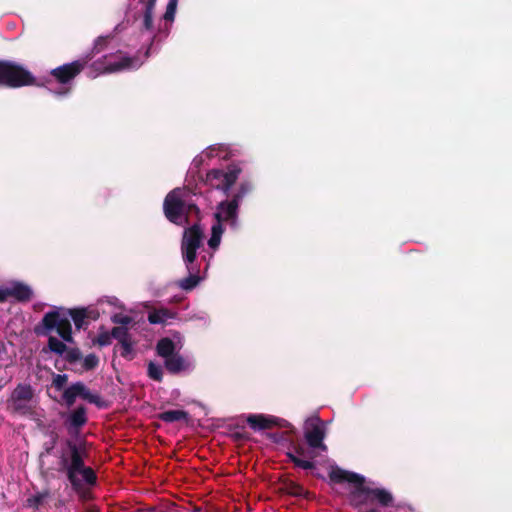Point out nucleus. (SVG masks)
<instances>
[{
    "label": "nucleus",
    "instance_id": "6e6552de",
    "mask_svg": "<svg viewBox=\"0 0 512 512\" xmlns=\"http://www.w3.org/2000/svg\"><path fill=\"white\" fill-rule=\"evenodd\" d=\"M38 85L35 76L22 64L0 60V87L20 88Z\"/></svg>",
    "mask_w": 512,
    "mask_h": 512
},
{
    "label": "nucleus",
    "instance_id": "9b49d317",
    "mask_svg": "<svg viewBox=\"0 0 512 512\" xmlns=\"http://www.w3.org/2000/svg\"><path fill=\"white\" fill-rule=\"evenodd\" d=\"M84 66L85 61L76 60L52 69L51 74L61 84V87L58 89L49 88L48 90L57 97L67 96L71 91V81L83 70Z\"/></svg>",
    "mask_w": 512,
    "mask_h": 512
},
{
    "label": "nucleus",
    "instance_id": "39448f33",
    "mask_svg": "<svg viewBox=\"0 0 512 512\" xmlns=\"http://www.w3.org/2000/svg\"><path fill=\"white\" fill-rule=\"evenodd\" d=\"M240 205L230 198L219 202L214 212V223L211 227V236L208 240L209 248L216 250L220 243L225 228L236 232L240 228Z\"/></svg>",
    "mask_w": 512,
    "mask_h": 512
},
{
    "label": "nucleus",
    "instance_id": "f257e3e1",
    "mask_svg": "<svg viewBox=\"0 0 512 512\" xmlns=\"http://www.w3.org/2000/svg\"><path fill=\"white\" fill-rule=\"evenodd\" d=\"M126 305L116 296H103L88 306L66 308L63 306H51L41 320H132L125 314Z\"/></svg>",
    "mask_w": 512,
    "mask_h": 512
},
{
    "label": "nucleus",
    "instance_id": "f704fd0d",
    "mask_svg": "<svg viewBox=\"0 0 512 512\" xmlns=\"http://www.w3.org/2000/svg\"><path fill=\"white\" fill-rule=\"evenodd\" d=\"M208 159L207 158V154H205V149L200 153L198 154L197 156H195V158L193 159L192 161V164L195 166V167H199L200 165H202V163Z\"/></svg>",
    "mask_w": 512,
    "mask_h": 512
},
{
    "label": "nucleus",
    "instance_id": "c756f323",
    "mask_svg": "<svg viewBox=\"0 0 512 512\" xmlns=\"http://www.w3.org/2000/svg\"><path fill=\"white\" fill-rule=\"evenodd\" d=\"M121 356L131 359L133 357V343L131 339L119 343Z\"/></svg>",
    "mask_w": 512,
    "mask_h": 512
},
{
    "label": "nucleus",
    "instance_id": "cd10ccee",
    "mask_svg": "<svg viewBox=\"0 0 512 512\" xmlns=\"http://www.w3.org/2000/svg\"><path fill=\"white\" fill-rule=\"evenodd\" d=\"M99 364V358L91 353L82 358V367L84 370L89 371L95 369Z\"/></svg>",
    "mask_w": 512,
    "mask_h": 512
},
{
    "label": "nucleus",
    "instance_id": "bb28decb",
    "mask_svg": "<svg viewBox=\"0 0 512 512\" xmlns=\"http://www.w3.org/2000/svg\"><path fill=\"white\" fill-rule=\"evenodd\" d=\"M47 497V491L36 493L27 499V505L32 508H38Z\"/></svg>",
    "mask_w": 512,
    "mask_h": 512
},
{
    "label": "nucleus",
    "instance_id": "c85d7f7f",
    "mask_svg": "<svg viewBox=\"0 0 512 512\" xmlns=\"http://www.w3.org/2000/svg\"><path fill=\"white\" fill-rule=\"evenodd\" d=\"M111 335H112V338L117 339L119 343L131 339L127 332V327L124 325L115 327L112 330Z\"/></svg>",
    "mask_w": 512,
    "mask_h": 512
},
{
    "label": "nucleus",
    "instance_id": "7c9ffc66",
    "mask_svg": "<svg viewBox=\"0 0 512 512\" xmlns=\"http://www.w3.org/2000/svg\"><path fill=\"white\" fill-rule=\"evenodd\" d=\"M111 339H112V335L104 332V333H100L96 339V343L101 346V347H104V346H108L111 344Z\"/></svg>",
    "mask_w": 512,
    "mask_h": 512
},
{
    "label": "nucleus",
    "instance_id": "7ed1b4c3",
    "mask_svg": "<svg viewBox=\"0 0 512 512\" xmlns=\"http://www.w3.org/2000/svg\"><path fill=\"white\" fill-rule=\"evenodd\" d=\"M202 239L203 232L201 227L197 224H193L183 232L181 254L188 271V276L178 282V285L182 290L190 291L201 281V277L199 276L200 267L195 264V260L197 257V250L202 244Z\"/></svg>",
    "mask_w": 512,
    "mask_h": 512
},
{
    "label": "nucleus",
    "instance_id": "2eb2a0df",
    "mask_svg": "<svg viewBox=\"0 0 512 512\" xmlns=\"http://www.w3.org/2000/svg\"><path fill=\"white\" fill-rule=\"evenodd\" d=\"M304 437L311 448L323 451L327 449L323 443L325 438L324 422L318 416L310 417L305 421Z\"/></svg>",
    "mask_w": 512,
    "mask_h": 512
},
{
    "label": "nucleus",
    "instance_id": "4468645a",
    "mask_svg": "<svg viewBox=\"0 0 512 512\" xmlns=\"http://www.w3.org/2000/svg\"><path fill=\"white\" fill-rule=\"evenodd\" d=\"M144 312L148 313L147 320H174V313L167 308L153 307L149 302L134 303L126 306L125 314H128L133 320L134 317L142 316Z\"/></svg>",
    "mask_w": 512,
    "mask_h": 512
},
{
    "label": "nucleus",
    "instance_id": "6ab92c4d",
    "mask_svg": "<svg viewBox=\"0 0 512 512\" xmlns=\"http://www.w3.org/2000/svg\"><path fill=\"white\" fill-rule=\"evenodd\" d=\"M10 299L17 301H28L33 295L32 288L21 281L7 282Z\"/></svg>",
    "mask_w": 512,
    "mask_h": 512
},
{
    "label": "nucleus",
    "instance_id": "473e14b6",
    "mask_svg": "<svg viewBox=\"0 0 512 512\" xmlns=\"http://www.w3.org/2000/svg\"><path fill=\"white\" fill-rule=\"evenodd\" d=\"M66 358L70 362H76L82 360V354L79 349H71L67 351Z\"/></svg>",
    "mask_w": 512,
    "mask_h": 512
},
{
    "label": "nucleus",
    "instance_id": "a211bd4d",
    "mask_svg": "<svg viewBox=\"0 0 512 512\" xmlns=\"http://www.w3.org/2000/svg\"><path fill=\"white\" fill-rule=\"evenodd\" d=\"M246 422L254 431H262L273 426L281 428L291 427V424L288 421L265 414H250L247 416Z\"/></svg>",
    "mask_w": 512,
    "mask_h": 512
},
{
    "label": "nucleus",
    "instance_id": "4be33fe9",
    "mask_svg": "<svg viewBox=\"0 0 512 512\" xmlns=\"http://www.w3.org/2000/svg\"><path fill=\"white\" fill-rule=\"evenodd\" d=\"M86 421V410L83 407H79L69 415L68 428L70 431L78 430Z\"/></svg>",
    "mask_w": 512,
    "mask_h": 512
},
{
    "label": "nucleus",
    "instance_id": "aec40b11",
    "mask_svg": "<svg viewBox=\"0 0 512 512\" xmlns=\"http://www.w3.org/2000/svg\"><path fill=\"white\" fill-rule=\"evenodd\" d=\"M254 190V184L250 179H242L230 199L239 205L242 204L244 198Z\"/></svg>",
    "mask_w": 512,
    "mask_h": 512
},
{
    "label": "nucleus",
    "instance_id": "393cba45",
    "mask_svg": "<svg viewBox=\"0 0 512 512\" xmlns=\"http://www.w3.org/2000/svg\"><path fill=\"white\" fill-rule=\"evenodd\" d=\"M147 374L149 378L160 382L163 379V367L158 363L149 362Z\"/></svg>",
    "mask_w": 512,
    "mask_h": 512
},
{
    "label": "nucleus",
    "instance_id": "c9c22d12",
    "mask_svg": "<svg viewBox=\"0 0 512 512\" xmlns=\"http://www.w3.org/2000/svg\"><path fill=\"white\" fill-rule=\"evenodd\" d=\"M107 42V37H98L96 40H95V43H94V50L96 52H100L103 48V46L106 44Z\"/></svg>",
    "mask_w": 512,
    "mask_h": 512
},
{
    "label": "nucleus",
    "instance_id": "ddd939ff",
    "mask_svg": "<svg viewBox=\"0 0 512 512\" xmlns=\"http://www.w3.org/2000/svg\"><path fill=\"white\" fill-rule=\"evenodd\" d=\"M156 0H138L134 10V18L138 27L148 33L147 40L155 37L154 10Z\"/></svg>",
    "mask_w": 512,
    "mask_h": 512
},
{
    "label": "nucleus",
    "instance_id": "f03ea898",
    "mask_svg": "<svg viewBox=\"0 0 512 512\" xmlns=\"http://www.w3.org/2000/svg\"><path fill=\"white\" fill-rule=\"evenodd\" d=\"M329 477L333 483L347 485L351 502L354 505L366 504L374 500L382 505H388L392 501L390 492L376 487L374 483H367L365 478L359 474L335 467L331 469Z\"/></svg>",
    "mask_w": 512,
    "mask_h": 512
},
{
    "label": "nucleus",
    "instance_id": "0eeeda50",
    "mask_svg": "<svg viewBox=\"0 0 512 512\" xmlns=\"http://www.w3.org/2000/svg\"><path fill=\"white\" fill-rule=\"evenodd\" d=\"M163 211L170 222L182 226L188 222V215L192 212H198V208L192 202L189 190L175 188L166 195L163 202Z\"/></svg>",
    "mask_w": 512,
    "mask_h": 512
},
{
    "label": "nucleus",
    "instance_id": "b1692460",
    "mask_svg": "<svg viewBox=\"0 0 512 512\" xmlns=\"http://www.w3.org/2000/svg\"><path fill=\"white\" fill-rule=\"evenodd\" d=\"M295 453L296 455L289 453V457L296 466L306 470L313 468L312 461L302 458L304 455V450L302 447L295 448Z\"/></svg>",
    "mask_w": 512,
    "mask_h": 512
},
{
    "label": "nucleus",
    "instance_id": "e433bc0d",
    "mask_svg": "<svg viewBox=\"0 0 512 512\" xmlns=\"http://www.w3.org/2000/svg\"><path fill=\"white\" fill-rule=\"evenodd\" d=\"M88 323H89V322H83V321L75 322L76 327H77L78 329L86 328L85 324H88Z\"/></svg>",
    "mask_w": 512,
    "mask_h": 512
},
{
    "label": "nucleus",
    "instance_id": "5701e85b",
    "mask_svg": "<svg viewBox=\"0 0 512 512\" xmlns=\"http://www.w3.org/2000/svg\"><path fill=\"white\" fill-rule=\"evenodd\" d=\"M229 153V146L226 144H213L205 149L207 158L226 159Z\"/></svg>",
    "mask_w": 512,
    "mask_h": 512
},
{
    "label": "nucleus",
    "instance_id": "dca6fc26",
    "mask_svg": "<svg viewBox=\"0 0 512 512\" xmlns=\"http://www.w3.org/2000/svg\"><path fill=\"white\" fill-rule=\"evenodd\" d=\"M78 397L91 404L101 405L100 396L92 393L83 382H75L63 392V399L68 407L72 406Z\"/></svg>",
    "mask_w": 512,
    "mask_h": 512
},
{
    "label": "nucleus",
    "instance_id": "72a5a7b5",
    "mask_svg": "<svg viewBox=\"0 0 512 512\" xmlns=\"http://www.w3.org/2000/svg\"><path fill=\"white\" fill-rule=\"evenodd\" d=\"M10 299L7 283L0 286V303L6 302Z\"/></svg>",
    "mask_w": 512,
    "mask_h": 512
},
{
    "label": "nucleus",
    "instance_id": "423d86ee",
    "mask_svg": "<svg viewBox=\"0 0 512 512\" xmlns=\"http://www.w3.org/2000/svg\"><path fill=\"white\" fill-rule=\"evenodd\" d=\"M60 466L75 489H80L85 485L91 486L96 482L94 471L84 465L76 445H70L69 455L65 453L61 455Z\"/></svg>",
    "mask_w": 512,
    "mask_h": 512
},
{
    "label": "nucleus",
    "instance_id": "2f4dec72",
    "mask_svg": "<svg viewBox=\"0 0 512 512\" xmlns=\"http://www.w3.org/2000/svg\"><path fill=\"white\" fill-rule=\"evenodd\" d=\"M67 375L66 374H56L53 378V385L56 389L60 390L67 382Z\"/></svg>",
    "mask_w": 512,
    "mask_h": 512
},
{
    "label": "nucleus",
    "instance_id": "20e7f679",
    "mask_svg": "<svg viewBox=\"0 0 512 512\" xmlns=\"http://www.w3.org/2000/svg\"><path fill=\"white\" fill-rule=\"evenodd\" d=\"M183 339L179 334L161 338L156 345V352L164 361V367L171 374H190L196 367V360L191 354H180Z\"/></svg>",
    "mask_w": 512,
    "mask_h": 512
},
{
    "label": "nucleus",
    "instance_id": "a878e982",
    "mask_svg": "<svg viewBox=\"0 0 512 512\" xmlns=\"http://www.w3.org/2000/svg\"><path fill=\"white\" fill-rule=\"evenodd\" d=\"M178 0H169L166 6V11L163 15L165 22H173L177 10Z\"/></svg>",
    "mask_w": 512,
    "mask_h": 512
},
{
    "label": "nucleus",
    "instance_id": "412c9836",
    "mask_svg": "<svg viewBox=\"0 0 512 512\" xmlns=\"http://www.w3.org/2000/svg\"><path fill=\"white\" fill-rule=\"evenodd\" d=\"M158 418L166 423L188 422L189 414L184 410H167L160 413Z\"/></svg>",
    "mask_w": 512,
    "mask_h": 512
},
{
    "label": "nucleus",
    "instance_id": "f3484780",
    "mask_svg": "<svg viewBox=\"0 0 512 512\" xmlns=\"http://www.w3.org/2000/svg\"><path fill=\"white\" fill-rule=\"evenodd\" d=\"M33 390L29 385H18L11 396L13 409L21 414H27L32 410Z\"/></svg>",
    "mask_w": 512,
    "mask_h": 512
},
{
    "label": "nucleus",
    "instance_id": "1a4fd4ad",
    "mask_svg": "<svg viewBox=\"0 0 512 512\" xmlns=\"http://www.w3.org/2000/svg\"><path fill=\"white\" fill-rule=\"evenodd\" d=\"M37 335L48 336L49 349L59 355L66 351L64 342L72 341V329L70 322H42L35 327Z\"/></svg>",
    "mask_w": 512,
    "mask_h": 512
},
{
    "label": "nucleus",
    "instance_id": "9d476101",
    "mask_svg": "<svg viewBox=\"0 0 512 512\" xmlns=\"http://www.w3.org/2000/svg\"><path fill=\"white\" fill-rule=\"evenodd\" d=\"M242 173L240 163H231L225 168H214L207 172L205 182L208 186L228 194Z\"/></svg>",
    "mask_w": 512,
    "mask_h": 512
},
{
    "label": "nucleus",
    "instance_id": "f8f14e48",
    "mask_svg": "<svg viewBox=\"0 0 512 512\" xmlns=\"http://www.w3.org/2000/svg\"><path fill=\"white\" fill-rule=\"evenodd\" d=\"M143 60L139 56H128L126 53L118 51L104 55L103 60L98 62V68L105 73H115L139 68Z\"/></svg>",
    "mask_w": 512,
    "mask_h": 512
}]
</instances>
